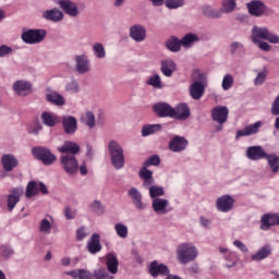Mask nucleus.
<instances>
[{"label":"nucleus","mask_w":279,"mask_h":279,"mask_svg":"<svg viewBox=\"0 0 279 279\" xmlns=\"http://www.w3.org/2000/svg\"><path fill=\"white\" fill-rule=\"evenodd\" d=\"M272 226H279V214H265L260 219V230L267 232Z\"/></svg>","instance_id":"obj_13"},{"label":"nucleus","mask_w":279,"mask_h":279,"mask_svg":"<svg viewBox=\"0 0 279 279\" xmlns=\"http://www.w3.org/2000/svg\"><path fill=\"white\" fill-rule=\"evenodd\" d=\"M88 236V233H86V229L84 227L77 229L76 231V241H84Z\"/></svg>","instance_id":"obj_59"},{"label":"nucleus","mask_w":279,"mask_h":279,"mask_svg":"<svg viewBox=\"0 0 279 279\" xmlns=\"http://www.w3.org/2000/svg\"><path fill=\"white\" fill-rule=\"evenodd\" d=\"M84 123L89 126L90 129H93L95 126V113L87 111L85 113V117L83 118Z\"/></svg>","instance_id":"obj_48"},{"label":"nucleus","mask_w":279,"mask_h":279,"mask_svg":"<svg viewBox=\"0 0 279 279\" xmlns=\"http://www.w3.org/2000/svg\"><path fill=\"white\" fill-rule=\"evenodd\" d=\"M260 40H268L272 45H279V36L271 33L267 27L254 26L252 29V41L254 44L260 43Z\"/></svg>","instance_id":"obj_3"},{"label":"nucleus","mask_w":279,"mask_h":279,"mask_svg":"<svg viewBox=\"0 0 279 279\" xmlns=\"http://www.w3.org/2000/svg\"><path fill=\"white\" fill-rule=\"evenodd\" d=\"M94 53L96 58L104 59L106 58V48H104V45L97 43L93 46Z\"/></svg>","instance_id":"obj_42"},{"label":"nucleus","mask_w":279,"mask_h":279,"mask_svg":"<svg viewBox=\"0 0 279 279\" xmlns=\"http://www.w3.org/2000/svg\"><path fill=\"white\" fill-rule=\"evenodd\" d=\"M130 36L135 43H143L147 38V31L145 26L141 24H135L130 28Z\"/></svg>","instance_id":"obj_18"},{"label":"nucleus","mask_w":279,"mask_h":279,"mask_svg":"<svg viewBox=\"0 0 279 279\" xmlns=\"http://www.w3.org/2000/svg\"><path fill=\"white\" fill-rule=\"evenodd\" d=\"M46 36H47V31L45 29L29 28L22 33L21 39L26 45H38V43H43L45 40Z\"/></svg>","instance_id":"obj_4"},{"label":"nucleus","mask_w":279,"mask_h":279,"mask_svg":"<svg viewBox=\"0 0 279 279\" xmlns=\"http://www.w3.org/2000/svg\"><path fill=\"white\" fill-rule=\"evenodd\" d=\"M236 8V1L235 0H223L222 1V8L220 12H225L226 14H230V12H234V9Z\"/></svg>","instance_id":"obj_39"},{"label":"nucleus","mask_w":279,"mask_h":279,"mask_svg":"<svg viewBox=\"0 0 279 279\" xmlns=\"http://www.w3.org/2000/svg\"><path fill=\"white\" fill-rule=\"evenodd\" d=\"M199 40V37L193 33L186 34L182 39H181V46L183 47H193L194 43H197Z\"/></svg>","instance_id":"obj_37"},{"label":"nucleus","mask_w":279,"mask_h":279,"mask_svg":"<svg viewBox=\"0 0 279 279\" xmlns=\"http://www.w3.org/2000/svg\"><path fill=\"white\" fill-rule=\"evenodd\" d=\"M198 255L199 252L197 251V247L190 242L182 243L177 248L178 260L181 265L193 263Z\"/></svg>","instance_id":"obj_1"},{"label":"nucleus","mask_w":279,"mask_h":279,"mask_svg":"<svg viewBox=\"0 0 279 279\" xmlns=\"http://www.w3.org/2000/svg\"><path fill=\"white\" fill-rule=\"evenodd\" d=\"M87 250L89 254H98L101 252V242L99 240V233H94L87 243Z\"/></svg>","instance_id":"obj_26"},{"label":"nucleus","mask_w":279,"mask_h":279,"mask_svg":"<svg viewBox=\"0 0 279 279\" xmlns=\"http://www.w3.org/2000/svg\"><path fill=\"white\" fill-rule=\"evenodd\" d=\"M143 180H144L143 186L145 189L150 190L154 186V177H150L148 179H143Z\"/></svg>","instance_id":"obj_61"},{"label":"nucleus","mask_w":279,"mask_h":279,"mask_svg":"<svg viewBox=\"0 0 279 279\" xmlns=\"http://www.w3.org/2000/svg\"><path fill=\"white\" fill-rule=\"evenodd\" d=\"M106 265L110 274H117L119 271V259H117V255L112 253L108 254Z\"/></svg>","instance_id":"obj_30"},{"label":"nucleus","mask_w":279,"mask_h":279,"mask_svg":"<svg viewBox=\"0 0 279 279\" xmlns=\"http://www.w3.org/2000/svg\"><path fill=\"white\" fill-rule=\"evenodd\" d=\"M149 195L151 199H156V197H162L165 195V190L160 186H154L149 189Z\"/></svg>","instance_id":"obj_46"},{"label":"nucleus","mask_w":279,"mask_h":279,"mask_svg":"<svg viewBox=\"0 0 279 279\" xmlns=\"http://www.w3.org/2000/svg\"><path fill=\"white\" fill-rule=\"evenodd\" d=\"M193 77L194 80H198L195 81L191 87H190V95L192 97V99H195L196 101L199 100L201 97H204V84L202 82H204V74L199 73V72H194L193 73Z\"/></svg>","instance_id":"obj_5"},{"label":"nucleus","mask_w":279,"mask_h":279,"mask_svg":"<svg viewBox=\"0 0 279 279\" xmlns=\"http://www.w3.org/2000/svg\"><path fill=\"white\" fill-rule=\"evenodd\" d=\"M59 151L66 154V156H75V154L80 151V146L73 142H65L64 145L59 148Z\"/></svg>","instance_id":"obj_28"},{"label":"nucleus","mask_w":279,"mask_h":279,"mask_svg":"<svg viewBox=\"0 0 279 279\" xmlns=\"http://www.w3.org/2000/svg\"><path fill=\"white\" fill-rule=\"evenodd\" d=\"M255 45H258L262 51H271V46L267 41H257Z\"/></svg>","instance_id":"obj_60"},{"label":"nucleus","mask_w":279,"mask_h":279,"mask_svg":"<svg viewBox=\"0 0 279 279\" xmlns=\"http://www.w3.org/2000/svg\"><path fill=\"white\" fill-rule=\"evenodd\" d=\"M189 145V141L180 135H174L173 138L169 142L170 151H174L175 154L180 151H184Z\"/></svg>","instance_id":"obj_14"},{"label":"nucleus","mask_w":279,"mask_h":279,"mask_svg":"<svg viewBox=\"0 0 279 279\" xmlns=\"http://www.w3.org/2000/svg\"><path fill=\"white\" fill-rule=\"evenodd\" d=\"M271 256V246L264 245L260 247L255 254L252 255V260L258 263L260 260H265V258H269Z\"/></svg>","instance_id":"obj_27"},{"label":"nucleus","mask_w":279,"mask_h":279,"mask_svg":"<svg viewBox=\"0 0 279 279\" xmlns=\"http://www.w3.org/2000/svg\"><path fill=\"white\" fill-rule=\"evenodd\" d=\"M158 165H160V157L158 155H154L151 157H149L145 162H144V167H158Z\"/></svg>","instance_id":"obj_53"},{"label":"nucleus","mask_w":279,"mask_h":279,"mask_svg":"<svg viewBox=\"0 0 279 279\" xmlns=\"http://www.w3.org/2000/svg\"><path fill=\"white\" fill-rule=\"evenodd\" d=\"M46 99L54 106H64V104H66L64 96L60 95L58 92H51L50 94H47Z\"/></svg>","instance_id":"obj_32"},{"label":"nucleus","mask_w":279,"mask_h":279,"mask_svg":"<svg viewBox=\"0 0 279 279\" xmlns=\"http://www.w3.org/2000/svg\"><path fill=\"white\" fill-rule=\"evenodd\" d=\"M233 245L238 247L240 252H243L244 254H247L250 252V248H247V245L243 244L240 240H235L233 242Z\"/></svg>","instance_id":"obj_57"},{"label":"nucleus","mask_w":279,"mask_h":279,"mask_svg":"<svg viewBox=\"0 0 279 279\" xmlns=\"http://www.w3.org/2000/svg\"><path fill=\"white\" fill-rule=\"evenodd\" d=\"M28 134H38L43 130V125L38 121H34L28 125Z\"/></svg>","instance_id":"obj_52"},{"label":"nucleus","mask_w":279,"mask_h":279,"mask_svg":"<svg viewBox=\"0 0 279 279\" xmlns=\"http://www.w3.org/2000/svg\"><path fill=\"white\" fill-rule=\"evenodd\" d=\"M41 119H43V123H45V125H48V128H53V125L58 123L56 116H52L49 112H44L41 114Z\"/></svg>","instance_id":"obj_40"},{"label":"nucleus","mask_w":279,"mask_h":279,"mask_svg":"<svg viewBox=\"0 0 279 279\" xmlns=\"http://www.w3.org/2000/svg\"><path fill=\"white\" fill-rule=\"evenodd\" d=\"M191 117V109L189 105L181 102L175 108H173L172 119L175 121H186Z\"/></svg>","instance_id":"obj_12"},{"label":"nucleus","mask_w":279,"mask_h":279,"mask_svg":"<svg viewBox=\"0 0 279 279\" xmlns=\"http://www.w3.org/2000/svg\"><path fill=\"white\" fill-rule=\"evenodd\" d=\"M43 19L46 21H51L52 23H60L62 19H64V13L58 9L53 8L51 10H47L43 13Z\"/></svg>","instance_id":"obj_23"},{"label":"nucleus","mask_w":279,"mask_h":279,"mask_svg":"<svg viewBox=\"0 0 279 279\" xmlns=\"http://www.w3.org/2000/svg\"><path fill=\"white\" fill-rule=\"evenodd\" d=\"M76 71L81 74L88 73L90 71V65L88 64V59L85 56H76Z\"/></svg>","instance_id":"obj_29"},{"label":"nucleus","mask_w":279,"mask_h":279,"mask_svg":"<svg viewBox=\"0 0 279 279\" xmlns=\"http://www.w3.org/2000/svg\"><path fill=\"white\" fill-rule=\"evenodd\" d=\"M21 197H23V189L21 187L13 189L8 195L7 205L10 213H12L16 207V204L21 202Z\"/></svg>","instance_id":"obj_17"},{"label":"nucleus","mask_w":279,"mask_h":279,"mask_svg":"<svg viewBox=\"0 0 279 279\" xmlns=\"http://www.w3.org/2000/svg\"><path fill=\"white\" fill-rule=\"evenodd\" d=\"M260 128H263L262 121H257L253 124H250L243 130L238 131L235 134V138L239 140L242 136H254V134H258Z\"/></svg>","instance_id":"obj_16"},{"label":"nucleus","mask_w":279,"mask_h":279,"mask_svg":"<svg viewBox=\"0 0 279 279\" xmlns=\"http://www.w3.org/2000/svg\"><path fill=\"white\" fill-rule=\"evenodd\" d=\"M64 215L66 219H75V211L71 210V207H65Z\"/></svg>","instance_id":"obj_62"},{"label":"nucleus","mask_w":279,"mask_h":279,"mask_svg":"<svg viewBox=\"0 0 279 279\" xmlns=\"http://www.w3.org/2000/svg\"><path fill=\"white\" fill-rule=\"evenodd\" d=\"M66 276H71L74 279H93V272L86 269H77L65 272Z\"/></svg>","instance_id":"obj_33"},{"label":"nucleus","mask_w":279,"mask_h":279,"mask_svg":"<svg viewBox=\"0 0 279 279\" xmlns=\"http://www.w3.org/2000/svg\"><path fill=\"white\" fill-rule=\"evenodd\" d=\"M13 90L20 97H26V95L32 94V84L29 82H26V81H16L13 84Z\"/></svg>","instance_id":"obj_20"},{"label":"nucleus","mask_w":279,"mask_h":279,"mask_svg":"<svg viewBox=\"0 0 279 279\" xmlns=\"http://www.w3.org/2000/svg\"><path fill=\"white\" fill-rule=\"evenodd\" d=\"M167 206H169V201L165 198H155L153 201V209L157 214L167 215Z\"/></svg>","instance_id":"obj_31"},{"label":"nucleus","mask_w":279,"mask_h":279,"mask_svg":"<svg viewBox=\"0 0 279 279\" xmlns=\"http://www.w3.org/2000/svg\"><path fill=\"white\" fill-rule=\"evenodd\" d=\"M234 197L230 195H222L216 201V208L219 213H230L234 208Z\"/></svg>","instance_id":"obj_9"},{"label":"nucleus","mask_w":279,"mask_h":279,"mask_svg":"<svg viewBox=\"0 0 279 279\" xmlns=\"http://www.w3.org/2000/svg\"><path fill=\"white\" fill-rule=\"evenodd\" d=\"M65 90H68V93H77L80 90V84H77L75 81H72L65 86Z\"/></svg>","instance_id":"obj_56"},{"label":"nucleus","mask_w":279,"mask_h":279,"mask_svg":"<svg viewBox=\"0 0 279 279\" xmlns=\"http://www.w3.org/2000/svg\"><path fill=\"white\" fill-rule=\"evenodd\" d=\"M246 8L252 16H263V14H265L267 11V7H265V3H263L260 0H252L251 2L246 3Z\"/></svg>","instance_id":"obj_15"},{"label":"nucleus","mask_w":279,"mask_h":279,"mask_svg":"<svg viewBox=\"0 0 279 279\" xmlns=\"http://www.w3.org/2000/svg\"><path fill=\"white\" fill-rule=\"evenodd\" d=\"M166 47L169 51L178 52L182 49V40L178 39V37H171L166 41Z\"/></svg>","instance_id":"obj_36"},{"label":"nucleus","mask_w":279,"mask_h":279,"mask_svg":"<svg viewBox=\"0 0 279 279\" xmlns=\"http://www.w3.org/2000/svg\"><path fill=\"white\" fill-rule=\"evenodd\" d=\"M61 165L62 169H64L65 173L69 175H73V173H77L78 165L75 155H63L61 156Z\"/></svg>","instance_id":"obj_7"},{"label":"nucleus","mask_w":279,"mask_h":279,"mask_svg":"<svg viewBox=\"0 0 279 279\" xmlns=\"http://www.w3.org/2000/svg\"><path fill=\"white\" fill-rule=\"evenodd\" d=\"M140 178H141V180H146V179H149V178H154V172H151V170L147 169V167L144 166L140 170Z\"/></svg>","instance_id":"obj_55"},{"label":"nucleus","mask_w":279,"mask_h":279,"mask_svg":"<svg viewBox=\"0 0 279 279\" xmlns=\"http://www.w3.org/2000/svg\"><path fill=\"white\" fill-rule=\"evenodd\" d=\"M153 112H155L159 119H172L173 107L167 102H157L153 106Z\"/></svg>","instance_id":"obj_8"},{"label":"nucleus","mask_w":279,"mask_h":279,"mask_svg":"<svg viewBox=\"0 0 279 279\" xmlns=\"http://www.w3.org/2000/svg\"><path fill=\"white\" fill-rule=\"evenodd\" d=\"M233 84H234V77H232V74H226L222 80L223 90H230Z\"/></svg>","instance_id":"obj_43"},{"label":"nucleus","mask_w":279,"mask_h":279,"mask_svg":"<svg viewBox=\"0 0 279 279\" xmlns=\"http://www.w3.org/2000/svg\"><path fill=\"white\" fill-rule=\"evenodd\" d=\"M93 278L95 279H114L113 277H110V274L106 271V269L100 268L98 270H95L93 274Z\"/></svg>","instance_id":"obj_49"},{"label":"nucleus","mask_w":279,"mask_h":279,"mask_svg":"<svg viewBox=\"0 0 279 279\" xmlns=\"http://www.w3.org/2000/svg\"><path fill=\"white\" fill-rule=\"evenodd\" d=\"M10 53H12V48L10 46H0V58H5V56H10Z\"/></svg>","instance_id":"obj_58"},{"label":"nucleus","mask_w":279,"mask_h":279,"mask_svg":"<svg viewBox=\"0 0 279 279\" xmlns=\"http://www.w3.org/2000/svg\"><path fill=\"white\" fill-rule=\"evenodd\" d=\"M267 75H269L267 69H264L262 72H259L254 80L255 86H260L265 82V80H267Z\"/></svg>","instance_id":"obj_47"},{"label":"nucleus","mask_w":279,"mask_h":279,"mask_svg":"<svg viewBox=\"0 0 279 279\" xmlns=\"http://www.w3.org/2000/svg\"><path fill=\"white\" fill-rule=\"evenodd\" d=\"M90 208L97 215H104L105 209H104V205H101V202L95 201L94 203H92Z\"/></svg>","instance_id":"obj_54"},{"label":"nucleus","mask_w":279,"mask_h":279,"mask_svg":"<svg viewBox=\"0 0 279 279\" xmlns=\"http://www.w3.org/2000/svg\"><path fill=\"white\" fill-rule=\"evenodd\" d=\"M54 3L60 5L61 10H63L68 16L75 17L80 15V9H77V4L71 0H54Z\"/></svg>","instance_id":"obj_10"},{"label":"nucleus","mask_w":279,"mask_h":279,"mask_svg":"<svg viewBox=\"0 0 279 279\" xmlns=\"http://www.w3.org/2000/svg\"><path fill=\"white\" fill-rule=\"evenodd\" d=\"M177 64L174 60L166 59L161 61V73L166 77H171L175 73Z\"/></svg>","instance_id":"obj_25"},{"label":"nucleus","mask_w":279,"mask_h":279,"mask_svg":"<svg viewBox=\"0 0 279 279\" xmlns=\"http://www.w3.org/2000/svg\"><path fill=\"white\" fill-rule=\"evenodd\" d=\"M269 167H270V171L272 173H278L279 171V157L277 155L274 154H267L266 159Z\"/></svg>","instance_id":"obj_35"},{"label":"nucleus","mask_w":279,"mask_h":279,"mask_svg":"<svg viewBox=\"0 0 279 279\" xmlns=\"http://www.w3.org/2000/svg\"><path fill=\"white\" fill-rule=\"evenodd\" d=\"M62 125L65 134H75L77 132V120L73 116L63 117Z\"/></svg>","instance_id":"obj_24"},{"label":"nucleus","mask_w":279,"mask_h":279,"mask_svg":"<svg viewBox=\"0 0 279 279\" xmlns=\"http://www.w3.org/2000/svg\"><path fill=\"white\" fill-rule=\"evenodd\" d=\"M1 163L4 171L10 172L19 167V159L12 154H7L2 156Z\"/></svg>","instance_id":"obj_22"},{"label":"nucleus","mask_w":279,"mask_h":279,"mask_svg":"<svg viewBox=\"0 0 279 279\" xmlns=\"http://www.w3.org/2000/svg\"><path fill=\"white\" fill-rule=\"evenodd\" d=\"M199 221L201 226H203L204 228H208V226H210V221L203 216L199 218Z\"/></svg>","instance_id":"obj_64"},{"label":"nucleus","mask_w":279,"mask_h":279,"mask_svg":"<svg viewBox=\"0 0 279 279\" xmlns=\"http://www.w3.org/2000/svg\"><path fill=\"white\" fill-rule=\"evenodd\" d=\"M32 154L35 156L37 160H41L43 165L49 166L56 162L57 158L49 148L46 147H34L32 149Z\"/></svg>","instance_id":"obj_6"},{"label":"nucleus","mask_w":279,"mask_h":279,"mask_svg":"<svg viewBox=\"0 0 279 279\" xmlns=\"http://www.w3.org/2000/svg\"><path fill=\"white\" fill-rule=\"evenodd\" d=\"M203 14L207 16L208 19H219L221 17V11L215 10L211 7H203Z\"/></svg>","instance_id":"obj_38"},{"label":"nucleus","mask_w":279,"mask_h":279,"mask_svg":"<svg viewBox=\"0 0 279 279\" xmlns=\"http://www.w3.org/2000/svg\"><path fill=\"white\" fill-rule=\"evenodd\" d=\"M162 131V124H145L142 129V136H151L156 132Z\"/></svg>","instance_id":"obj_34"},{"label":"nucleus","mask_w":279,"mask_h":279,"mask_svg":"<svg viewBox=\"0 0 279 279\" xmlns=\"http://www.w3.org/2000/svg\"><path fill=\"white\" fill-rule=\"evenodd\" d=\"M109 154L111 156V162L114 169H123L125 167V156L123 155V147L117 142L111 141L109 143Z\"/></svg>","instance_id":"obj_2"},{"label":"nucleus","mask_w":279,"mask_h":279,"mask_svg":"<svg viewBox=\"0 0 279 279\" xmlns=\"http://www.w3.org/2000/svg\"><path fill=\"white\" fill-rule=\"evenodd\" d=\"M246 158L248 160H263L267 158V151L262 146H250L246 149Z\"/></svg>","instance_id":"obj_19"},{"label":"nucleus","mask_w":279,"mask_h":279,"mask_svg":"<svg viewBox=\"0 0 279 279\" xmlns=\"http://www.w3.org/2000/svg\"><path fill=\"white\" fill-rule=\"evenodd\" d=\"M114 230L120 239H128V227L122 223H117Z\"/></svg>","instance_id":"obj_44"},{"label":"nucleus","mask_w":279,"mask_h":279,"mask_svg":"<svg viewBox=\"0 0 279 279\" xmlns=\"http://www.w3.org/2000/svg\"><path fill=\"white\" fill-rule=\"evenodd\" d=\"M228 114H230V111L226 106H217L211 109V119L216 123H219V125H223L228 121Z\"/></svg>","instance_id":"obj_11"},{"label":"nucleus","mask_w":279,"mask_h":279,"mask_svg":"<svg viewBox=\"0 0 279 279\" xmlns=\"http://www.w3.org/2000/svg\"><path fill=\"white\" fill-rule=\"evenodd\" d=\"M128 195L132 199V203L134 204L135 208H137V210H145L143 194H141L136 187H131L128 192Z\"/></svg>","instance_id":"obj_21"},{"label":"nucleus","mask_w":279,"mask_h":279,"mask_svg":"<svg viewBox=\"0 0 279 279\" xmlns=\"http://www.w3.org/2000/svg\"><path fill=\"white\" fill-rule=\"evenodd\" d=\"M38 195V184L35 181H31L26 187V197H34Z\"/></svg>","instance_id":"obj_41"},{"label":"nucleus","mask_w":279,"mask_h":279,"mask_svg":"<svg viewBox=\"0 0 279 279\" xmlns=\"http://www.w3.org/2000/svg\"><path fill=\"white\" fill-rule=\"evenodd\" d=\"M39 230H40V232L50 234L51 233V222L47 218L43 219L39 225Z\"/></svg>","instance_id":"obj_50"},{"label":"nucleus","mask_w":279,"mask_h":279,"mask_svg":"<svg viewBox=\"0 0 279 279\" xmlns=\"http://www.w3.org/2000/svg\"><path fill=\"white\" fill-rule=\"evenodd\" d=\"M184 5V0H166V7L169 10H175L178 8H182Z\"/></svg>","instance_id":"obj_51"},{"label":"nucleus","mask_w":279,"mask_h":279,"mask_svg":"<svg viewBox=\"0 0 279 279\" xmlns=\"http://www.w3.org/2000/svg\"><path fill=\"white\" fill-rule=\"evenodd\" d=\"M14 254V251L8 246H2V256L8 258V256H12Z\"/></svg>","instance_id":"obj_63"},{"label":"nucleus","mask_w":279,"mask_h":279,"mask_svg":"<svg viewBox=\"0 0 279 279\" xmlns=\"http://www.w3.org/2000/svg\"><path fill=\"white\" fill-rule=\"evenodd\" d=\"M147 84L148 86H154V88H162V81L158 74L150 76V78L147 81Z\"/></svg>","instance_id":"obj_45"}]
</instances>
